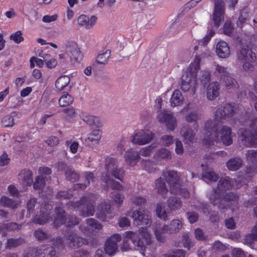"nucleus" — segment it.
<instances>
[{
	"label": "nucleus",
	"mask_w": 257,
	"mask_h": 257,
	"mask_svg": "<svg viewBox=\"0 0 257 257\" xmlns=\"http://www.w3.org/2000/svg\"><path fill=\"white\" fill-rule=\"evenodd\" d=\"M199 118L197 111H192L185 116V119L188 122H196Z\"/></svg>",
	"instance_id": "nucleus-46"
},
{
	"label": "nucleus",
	"mask_w": 257,
	"mask_h": 257,
	"mask_svg": "<svg viewBox=\"0 0 257 257\" xmlns=\"http://www.w3.org/2000/svg\"><path fill=\"white\" fill-rule=\"evenodd\" d=\"M153 148L152 146L143 148L140 151V154L143 156H148L150 155Z\"/></svg>",
	"instance_id": "nucleus-62"
},
{
	"label": "nucleus",
	"mask_w": 257,
	"mask_h": 257,
	"mask_svg": "<svg viewBox=\"0 0 257 257\" xmlns=\"http://www.w3.org/2000/svg\"><path fill=\"white\" fill-rule=\"evenodd\" d=\"M51 208V204H48L43 205L41 208L40 216L35 218V222L39 224H44L48 222L49 221L48 215L50 214L48 211L50 210Z\"/></svg>",
	"instance_id": "nucleus-20"
},
{
	"label": "nucleus",
	"mask_w": 257,
	"mask_h": 257,
	"mask_svg": "<svg viewBox=\"0 0 257 257\" xmlns=\"http://www.w3.org/2000/svg\"><path fill=\"white\" fill-rule=\"evenodd\" d=\"M216 52L218 57L221 58H227L230 52L227 43L223 41H220L217 43Z\"/></svg>",
	"instance_id": "nucleus-22"
},
{
	"label": "nucleus",
	"mask_w": 257,
	"mask_h": 257,
	"mask_svg": "<svg viewBox=\"0 0 257 257\" xmlns=\"http://www.w3.org/2000/svg\"><path fill=\"white\" fill-rule=\"evenodd\" d=\"M86 223L87 225V230H99L102 228L101 225L97 221L92 218L87 219L86 221Z\"/></svg>",
	"instance_id": "nucleus-39"
},
{
	"label": "nucleus",
	"mask_w": 257,
	"mask_h": 257,
	"mask_svg": "<svg viewBox=\"0 0 257 257\" xmlns=\"http://www.w3.org/2000/svg\"><path fill=\"white\" fill-rule=\"evenodd\" d=\"M153 138V134L149 130H140L133 136L132 141L139 145L149 143Z\"/></svg>",
	"instance_id": "nucleus-13"
},
{
	"label": "nucleus",
	"mask_w": 257,
	"mask_h": 257,
	"mask_svg": "<svg viewBox=\"0 0 257 257\" xmlns=\"http://www.w3.org/2000/svg\"><path fill=\"white\" fill-rule=\"evenodd\" d=\"M3 127H12L14 125V118L11 115H6L2 120Z\"/></svg>",
	"instance_id": "nucleus-47"
},
{
	"label": "nucleus",
	"mask_w": 257,
	"mask_h": 257,
	"mask_svg": "<svg viewBox=\"0 0 257 257\" xmlns=\"http://www.w3.org/2000/svg\"><path fill=\"white\" fill-rule=\"evenodd\" d=\"M18 203H15L6 196H3L0 200V205L3 206L10 207L11 208H17L18 206Z\"/></svg>",
	"instance_id": "nucleus-37"
},
{
	"label": "nucleus",
	"mask_w": 257,
	"mask_h": 257,
	"mask_svg": "<svg viewBox=\"0 0 257 257\" xmlns=\"http://www.w3.org/2000/svg\"><path fill=\"white\" fill-rule=\"evenodd\" d=\"M45 183V179L41 177L40 176H38L34 183L33 187L35 190L40 189L44 186Z\"/></svg>",
	"instance_id": "nucleus-49"
},
{
	"label": "nucleus",
	"mask_w": 257,
	"mask_h": 257,
	"mask_svg": "<svg viewBox=\"0 0 257 257\" xmlns=\"http://www.w3.org/2000/svg\"><path fill=\"white\" fill-rule=\"evenodd\" d=\"M206 56L207 54L205 53L201 54L200 56H196L194 61L190 64L185 74L196 79L197 73L200 69L199 64L201 59L205 57Z\"/></svg>",
	"instance_id": "nucleus-18"
},
{
	"label": "nucleus",
	"mask_w": 257,
	"mask_h": 257,
	"mask_svg": "<svg viewBox=\"0 0 257 257\" xmlns=\"http://www.w3.org/2000/svg\"><path fill=\"white\" fill-rule=\"evenodd\" d=\"M246 158L249 162L253 165H257V151L255 150L248 151L247 154Z\"/></svg>",
	"instance_id": "nucleus-44"
},
{
	"label": "nucleus",
	"mask_w": 257,
	"mask_h": 257,
	"mask_svg": "<svg viewBox=\"0 0 257 257\" xmlns=\"http://www.w3.org/2000/svg\"><path fill=\"white\" fill-rule=\"evenodd\" d=\"M106 169L107 174L105 177H103L102 180L106 183L107 187H111L112 189L121 190L122 187L117 182L114 181L110 178V175L115 178L122 181L124 172L120 169H118L116 160L113 158H109L107 161Z\"/></svg>",
	"instance_id": "nucleus-4"
},
{
	"label": "nucleus",
	"mask_w": 257,
	"mask_h": 257,
	"mask_svg": "<svg viewBox=\"0 0 257 257\" xmlns=\"http://www.w3.org/2000/svg\"><path fill=\"white\" fill-rule=\"evenodd\" d=\"M220 85L218 82L210 83L207 87V97L209 100H214L219 94Z\"/></svg>",
	"instance_id": "nucleus-21"
},
{
	"label": "nucleus",
	"mask_w": 257,
	"mask_h": 257,
	"mask_svg": "<svg viewBox=\"0 0 257 257\" xmlns=\"http://www.w3.org/2000/svg\"><path fill=\"white\" fill-rule=\"evenodd\" d=\"M160 142L162 145L168 146L173 143V138L170 136L165 135L161 138Z\"/></svg>",
	"instance_id": "nucleus-58"
},
{
	"label": "nucleus",
	"mask_w": 257,
	"mask_h": 257,
	"mask_svg": "<svg viewBox=\"0 0 257 257\" xmlns=\"http://www.w3.org/2000/svg\"><path fill=\"white\" fill-rule=\"evenodd\" d=\"M75 207L80 210V214L83 216L92 215L94 212L93 204L85 197L83 198L79 202L76 203Z\"/></svg>",
	"instance_id": "nucleus-15"
},
{
	"label": "nucleus",
	"mask_w": 257,
	"mask_h": 257,
	"mask_svg": "<svg viewBox=\"0 0 257 257\" xmlns=\"http://www.w3.org/2000/svg\"><path fill=\"white\" fill-rule=\"evenodd\" d=\"M233 27L231 25V22L227 21L223 27L224 33L228 36H230L233 32Z\"/></svg>",
	"instance_id": "nucleus-54"
},
{
	"label": "nucleus",
	"mask_w": 257,
	"mask_h": 257,
	"mask_svg": "<svg viewBox=\"0 0 257 257\" xmlns=\"http://www.w3.org/2000/svg\"><path fill=\"white\" fill-rule=\"evenodd\" d=\"M111 51L110 50H107L105 52L99 54L95 59V62L93 64V68H94L97 65L104 66L107 62L108 59L110 56Z\"/></svg>",
	"instance_id": "nucleus-27"
},
{
	"label": "nucleus",
	"mask_w": 257,
	"mask_h": 257,
	"mask_svg": "<svg viewBox=\"0 0 257 257\" xmlns=\"http://www.w3.org/2000/svg\"><path fill=\"white\" fill-rule=\"evenodd\" d=\"M168 211L166 210L165 205L163 203L157 204L156 214L160 218L166 220L168 219Z\"/></svg>",
	"instance_id": "nucleus-34"
},
{
	"label": "nucleus",
	"mask_w": 257,
	"mask_h": 257,
	"mask_svg": "<svg viewBox=\"0 0 257 257\" xmlns=\"http://www.w3.org/2000/svg\"><path fill=\"white\" fill-rule=\"evenodd\" d=\"M166 179V181L170 185V192L172 194L179 193L185 198L189 196V192L185 189L180 187L179 179L176 172L169 171L164 174Z\"/></svg>",
	"instance_id": "nucleus-7"
},
{
	"label": "nucleus",
	"mask_w": 257,
	"mask_h": 257,
	"mask_svg": "<svg viewBox=\"0 0 257 257\" xmlns=\"http://www.w3.org/2000/svg\"><path fill=\"white\" fill-rule=\"evenodd\" d=\"M169 229L166 225H156L154 226V233L157 239L162 241L165 236V235L168 232Z\"/></svg>",
	"instance_id": "nucleus-31"
},
{
	"label": "nucleus",
	"mask_w": 257,
	"mask_h": 257,
	"mask_svg": "<svg viewBox=\"0 0 257 257\" xmlns=\"http://www.w3.org/2000/svg\"><path fill=\"white\" fill-rule=\"evenodd\" d=\"M100 138L99 130H93L92 133L89 135L88 140L90 142L97 143Z\"/></svg>",
	"instance_id": "nucleus-48"
},
{
	"label": "nucleus",
	"mask_w": 257,
	"mask_h": 257,
	"mask_svg": "<svg viewBox=\"0 0 257 257\" xmlns=\"http://www.w3.org/2000/svg\"><path fill=\"white\" fill-rule=\"evenodd\" d=\"M168 206L170 210H175L179 208L182 205V203L179 198L171 197L168 201Z\"/></svg>",
	"instance_id": "nucleus-38"
},
{
	"label": "nucleus",
	"mask_w": 257,
	"mask_h": 257,
	"mask_svg": "<svg viewBox=\"0 0 257 257\" xmlns=\"http://www.w3.org/2000/svg\"><path fill=\"white\" fill-rule=\"evenodd\" d=\"M39 175L41 177L45 179L46 175H49L51 173L50 169L48 167H40L38 170Z\"/></svg>",
	"instance_id": "nucleus-57"
},
{
	"label": "nucleus",
	"mask_w": 257,
	"mask_h": 257,
	"mask_svg": "<svg viewBox=\"0 0 257 257\" xmlns=\"http://www.w3.org/2000/svg\"><path fill=\"white\" fill-rule=\"evenodd\" d=\"M66 243L69 247L75 248L83 244V239L76 234H70L67 237Z\"/></svg>",
	"instance_id": "nucleus-25"
},
{
	"label": "nucleus",
	"mask_w": 257,
	"mask_h": 257,
	"mask_svg": "<svg viewBox=\"0 0 257 257\" xmlns=\"http://www.w3.org/2000/svg\"><path fill=\"white\" fill-rule=\"evenodd\" d=\"M70 82V78L67 75L59 77L55 81V87L57 91H61L67 87Z\"/></svg>",
	"instance_id": "nucleus-26"
},
{
	"label": "nucleus",
	"mask_w": 257,
	"mask_h": 257,
	"mask_svg": "<svg viewBox=\"0 0 257 257\" xmlns=\"http://www.w3.org/2000/svg\"><path fill=\"white\" fill-rule=\"evenodd\" d=\"M121 239V236L119 234H115L110 236L104 244L105 253L109 255H114L118 249L117 242Z\"/></svg>",
	"instance_id": "nucleus-12"
},
{
	"label": "nucleus",
	"mask_w": 257,
	"mask_h": 257,
	"mask_svg": "<svg viewBox=\"0 0 257 257\" xmlns=\"http://www.w3.org/2000/svg\"><path fill=\"white\" fill-rule=\"evenodd\" d=\"M24 242V240L22 238L18 239H10L7 241V247L12 248L16 247Z\"/></svg>",
	"instance_id": "nucleus-50"
},
{
	"label": "nucleus",
	"mask_w": 257,
	"mask_h": 257,
	"mask_svg": "<svg viewBox=\"0 0 257 257\" xmlns=\"http://www.w3.org/2000/svg\"><path fill=\"white\" fill-rule=\"evenodd\" d=\"M182 227V223L179 220H173L170 224L169 229L170 233H173L178 231Z\"/></svg>",
	"instance_id": "nucleus-43"
},
{
	"label": "nucleus",
	"mask_w": 257,
	"mask_h": 257,
	"mask_svg": "<svg viewBox=\"0 0 257 257\" xmlns=\"http://www.w3.org/2000/svg\"><path fill=\"white\" fill-rule=\"evenodd\" d=\"M127 215L134 220V223L137 226H142L139 230V233L141 238H138L137 232L127 231L122 234V243L121 245V249L126 251L133 247H144L146 245H149L151 243L150 234L147 231V228L151 225L152 220L149 213L139 210L134 211H130Z\"/></svg>",
	"instance_id": "nucleus-1"
},
{
	"label": "nucleus",
	"mask_w": 257,
	"mask_h": 257,
	"mask_svg": "<svg viewBox=\"0 0 257 257\" xmlns=\"http://www.w3.org/2000/svg\"><path fill=\"white\" fill-rule=\"evenodd\" d=\"M158 155L160 158L168 159L170 158L171 153L166 149H163L159 151Z\"/></svg>",
	"instance_id": "nucleus-63"
},
{
	"label": "nucleus",
	"mask_w": 257,
	"mask_h": 257,
	"mask_svg": "<svg viewBox=\"0 0 257 257\" xmlns=\"http://www.w3.org/2000/svg\"><path fill=\"white\" fill-rule=\"evenodd\" d=\"M46 62L47 67L50 68H54L57 65V61L54 58H50L51 56L49 54H45L41 56Z\"/></svg>",
	"instance_id": "nucleus-42"
},
{
	"label": "nucleus",
	"mask_w": 257,
	"mask_h": 257,
	"mask_svg": "<svg viewBox=\"0 0 257 257\" xmlns=\"http://www.w3.org/2000/svg\"><path fill=\"white\" fill-rule=\"evenodd\" d=\"M245 240L247 243H250L253 241L257 240V224L253 227L250 234L245 237Z\"/></svg>",
	"instance_id": "nucleus-45"
},
{
	"label": "nucleus",
	"mask_w": 257,
	"mask_h": 257,
	"mask_svg": "<svg viewBox=\"0 0 257 257\" xmlns=\"http://www.w3.org/2000/svg\"><path fill=\"white\" fill-rule=\"evenodd\" d=\"M20 179L22 180V184L25 187L30 186L33 182V174L31 170L24 169L21 171L19 175Z\"/></svg>",
	"instance_id": "nucleus-23"
},
{
	"label": "nucleus",
	"mask_w": 257,
	"mask_h": 257,
	"mask_svg": "<svg viewBox=\"0 0 257 257\" xmlns=\"http://www.w3.org/2000/svg\"><path fill=\"white\" fill-rule=\"evenodd\" d=\"M97 217L102 221H107L112 218L114 216L113 210L110 207L109 202H102L96 211Z\"/></svg>",
	"instance_id": "nucleus-9"
},
{
	"label": "nucleus",
	"mask_w": 257,
	"mask_h": 257,
	"mask_svg": "<svg viewBox=\"0 0 257 257\" xmlns=\"http://www.w3.org/2000/svg\"><path fill=\"white\" fill-rule=\"evenodd\" d=\"M169 171H167L163 173V178L161 177L156 180L155 182V189L157 190L158 193L162 195H165L167 193L168 190L166 187L164 179L166 180V178L164 177V174Z\"/></svg>",
	"instance_id": "nucleus-30"
},
{
	"label": "nucleus",
	"mask_w": 257,
	"mask_h": 257,
	"mask_svg": "<svg viewBox=\"0 0 257 257\" xmlns=\"http://www.w3.org/2000/svg\"><path fill=\"white\" fill-rule=\"evenodd\" d=\"M215 68L213 74L219 77V80L229 74L228 68L218 64H215Z\"/></svg>",
	"instance_id": "nucleus-28"
},
{
	"label": "nucleus",
	"mask_w": 257,
	"mask_h": 257,
	"mask_svg": "<svg viewBox=\"0 0 257 257\" xmlns=\"http://www.w3.org/2000/svg\"><path fill=\"white\" fill-rule=\"evenodd\" d=\"M226 165L229 170L236 171L241 166V160L239 158L230 159L227 162Z\"/></svg>",
	"instance_id": "nucleus-36"
},
{
	"label": "nucleus",
	"mask_w": 257,
	"mask_h": 257,
	"mask_svg": "<svg viewBox=\"0 0 257 257\" xmlns=\"http://www.w3.org/2000/svg\"><path fill=\"white\" fill-rule=\"evenodd\" d=\"M200 79L201 82L203 84H206L210 80V72L208 71H204L203 72Z\"/></svg>",
	"instance_id": "nucleus-59"
},
{
	"label": "nucleus",
	"mask_w": 257,
	"mask_h": 257,
	"mask_svg": "<svg viewBox=\"0 0 257 257\" xmlns=\"http://www.w3.org/2000/svg\"><path fill=\"white\" fill-rule=\"evenodd\" d=\"M185 254L183 250L177 249L165 254L164 257H185Z\"/></svg>",
	"instance_id": "nucleus-52"
},
{
	"label": "nucleus",
	"mask_w": 257,
	"mask_h": 257,
	"mask_svg": "<svg viewBox=\"0 0 257 257\" xmlns=\"http://www.w3.org/2000/svg\"><path fill=\"white\" fill-rule=\"evenodd\" d=\"M110 197L114 204L118 206H120L122 203L124 199V197L122 194L115 191L110 193Z\"/></svg>",
	"instance_id": "nucleus-40"
},
{
	"label": "nucleus",
	"mask_w": 257,
	"mask_h": 257,
	"mask_svg": "<svg viewBox=\"0 0 257 257\" xmlns=\"http://www.w3.org/2000/svg\"><path fill=\"white\" fill-rule=\"evenodd\" d=\"M139 158L138 153L132 150H128L124 155L125 161L131 167H133L136 164Z\"/></svg>",
	"instance_id": "nucleus-24"
},
{
	"label": "nucleus",
	"mask_w": 257,
	"mask_h": 257,
	"mask_svg": "<svg viewBox=\"0 0 257 257\" xmlns=\"http://www.w3.org/2000/svg\"><path fill=\"white\" fill-rule=\"evenodd\" d=\"M221 84L227 89L237 88L238 84L236 80L231 77L229 74L227 75L220 80Z\"/></svg>",
	"instance_id": "nucleus-29"
},
{
	"label": "nucleus",
	"mask_w": 257,
	"mask_h": 257,
	"mask_svg": "<svg viewBox=\"0 0 257 257\" xmlns=\"http://www.w3.org/2000/svg\"><path fill=\"white\" fill-rule=\"evenodd\" d=\"M62 241L61 239H57L56 242L54 243V246L53 247H47V248H41L40 249L41 252H38V256L39 257H45L46 254H47V256L49 257H54L56 253L54 248L59 249V247L62 246Z\"/></svg>",
	"instance_id": "nucleus-19"
},
{
	"label": "nucleus",
	"mask_w": 257,
	"mask_h": 257,
	"mask_svg": "<svg viewBox=\"0 0 257 257\" xmlns=\"http://www.w3.org/2000/svg\"><path fill=\"white\" fill-rule=\"evenodd\" d=\"M236 107L233 104L226 103L223 106L218 108L214 114V122L213 125L214 128H231L229 124L234 126V124H242L244 126L250 125L251 121L246 120L242 122L240 120H236L234 117Z\"/></svg>",
	"instance_id": "nucleus-3"
},
{
	"label": "nucleus",
	"mask_w": 257,
	"mask_h": 257,
	"mask_svg": "<svg viewBox=\"0 0 257 257\" xmlns=\"http://www.w3.org/2000/svg\"><path fill=\"white\" fill-rule=\"evenodd\" d=\"M236 57L237 60L242 64L243 70L245 71L253 70L254 67L252 63L255 61V58L249 46L241 45L237 51Z\"/></svg>",
	"instance_id": "nucleus-5"
},
{
	"label": "nucleus",
	"mask_w": 257,
	"mask_h": 257,
	"mask_svg": "<svg viewBox=\"0 0 257 257\" xmlns=\"http://www.w3.org/2000/svg\"><path fill=\"white\" fill-rule=\"evenodd\" d=\"M132 203L137 206H143L146 202V199L142 196H134L132 199Z\"/></svg>",
	"instance_id": "nucleus-56"
},
{
	"label": "nucleus",
	"mask_w": 257,
	"mask_h": 257,
	"mask_svg": "<svg viewBox=\"0 0 257 257\" xmlns=\"http://www.w3.org/2000/svg\"><path fill=\"white\" fill-rule=\"evenodd\" d=\"M231 254L233 257H245L244 252L240 248H233Z\"/></svg>",
	"instance_id": "nucleus-64"
},
{
	"label": "nucleus",
	"mask_w": 257,
	"mask_h": 257,
	"mask_svg": "<svg viewBox=\"0 0 257 257\" xmlns=\"http://www.w3.org/2000/svg\"><path fill=\"white\" fill-rule=\"evenodd\" d=\"M183 100V96L180 90H175L173 93L170 99L171 105L173 107L179 106L182 103Z\"/></svg>",
	"instance_id": "nucleus-32"
},
{
	"label": "nucleus",
	"mask_w": 257,
	"mask_h": 257,
	"mask_svg": "<svg viewBox=\"0 0 257 257\" xmlns=\"http://www.w3.org/2000/svg\"><path fill=\"white\" fill-rule=\"evenodd\" d=\"M232 186V181H231L228 177L225 176L221 178L217 190H213L210 195L209 199L211 202L214 205H217L221 210L225 208L227 209L226 205H227L232 210H234L233 206H236L237 197L232 193L225 194V192L230 189Z\"/></svg>",
	"instance_id": "nucleus-2"
},
{
	"label": "nucleus",
	"mask_w": 257,
	"mask_h": 257,
	"mask_svg": "<svg viewBox=\"0 0 257 257\" xmlns=\"http://www.w3.org/2000/svg\"><path fill=\"white\" fill-rule=\"evenodd\" d=\"M67 51L69 53L72 63H79L83 58V54L75 43H71L67 46Z\"/></svg>",
	"instance_id": "nucleus-16"
},
{
	"label": "nucleus",
	"mask_w": 257,
	"mask_h": 257,
	"mask_svg": "<svg viewBox=\"0 0 257 257\" xmlns=\"http://www.w3.org/2000/svg\"><path fill=\"white\" fill-rule=\"evenodd\" d=\"M97 18L95 16H92L90 18L88 17L86 25L87 29H91L95 25Z\"/></svg>",
	"instance_id": "nucleus-61"
},
{
	"label": "nucleus",
	"mask_w": 257,
	"mask_h": 257,
	"mask_svg": "<svg viewBox=\"0 0 257 257\" xmlns=\"http://www.w3.org/2000/svg\"><path fill=\"white\" fill-rule=\"evenodd\" d=\"M224 9L223 3L221 0H215L212 20L214 25L218 28L224 19Z\"/></svg>",
	"instance_id": "nucleus-10"
},
{
	"label": "nucleus",
	"mask_w": 257,
	"mask_h": 257,
	"mask_svg": "<svg viewBox=\"0 0 257 257\" xmlns=\"http://www.w3.org/2000/svg\"><path fill=\"white\" fill-rule=\"evenodd\" d=\"M10 161V158L8 155L5 152L0 156V166H5L9 164Z\"/></svg>",
	"instance_id": "nucleus-55"
},
{
	"label": "nucleus",
	"mask_w": 257,
	"mask_h": 257,
	"mask_svg": "<svg viewBox=\"0 0 257 257\" xmlns=\"http://www.w3.org/2000/svg\"><path fill=\"white\" fill-rule=\"evenodd\" d=\"M64 211L62 209H57L56 211V216L55 217L53 223L56 227L65 222Z\"/></svg>",
	"instance_id": "nucleus-35"
},
{
	"label": "nucleus",
	"mask_w": 257,
	"mask_h": 257,
	"mask_svg": "<svg viewBox=\"0 0 257 257\" xmlns=\"http://www.w3.org/2000/svg\"><path fill=\"white\" fill-rule=\"evenodd\" d=\"M212 132H209V136L205 138L204 141L206 144L209 145H214V142L218 140V136H220V139L223 144L228 146L232 144V139L231 130H211ZM209 132H207V134Z\"/></svg>",
	"instance_id": "nucleus-6"
},
{
	"label": "nucleus",
	"mask_w": 257,
	"mask_h": 257,
	"mask_svg": "<svg viewBox=\"0 0 257 257\" xmlns=\"http://www.w3.org/2000/svg\"><path fill=\"white\" fill-rule=\"evenodd\" d=\"M196 79L186 74L182 75L180 85L184 92L190 90L191 95H194L196 91Z\"/></svg>",
	"instance_id": "nucleus-14"
},
{
	"label": "nucleus",
	"mask_w": 257,
	"mask_h": 257,
	"mask_svg": "<svg viewBox=\"0 0 257 257\" xmlns=\"http://www.w3.org/2000/svg\"><path fill=\"white\" fill-rule=\"evenodd\" d=\"M46 143L51 147L56 146L59 143V139L56 137L51 136L47 140Z\"/></svg>",
	"instance_id": "nucleus-60"
},
{
	"label": "nucleus",
	"mask_w": 257,
	"mask_h": 257,
	"mask_svg": "<svg viewBox=\"0 0 257 257\" xmlns=\"http://www.w3.org/2000/svg\"><path fill=\"white\" fill-rule=\"evenodd\" d=\"M240 139L244 145L257 146V130H242Z\"/></svg>",
	"instance_id": "nucleus-11"
},
{
	"label": "nucleus",
	"mask_w": 257,
	"mask_h": 257,
	"mask_svg": "<svg viewBox=\"0 0 257 257\" xmlns=\"http://www.w3.org/2000/svg\"><path fill=\"white\" fill-rule=\"evenodd\" d=\"M80 117L89 126L95 128L104 126L103 122L96 116L84 113L81 114Z\"/></svg>",
	"instance_id": "nucleus-17"
},
{
	"label": "nucleus",
	"mask_w": 257,
	"mask_h": 257,
	"mask_svg": "<svg viewBox=\"0 0 257 257\" xmlns=\"http://www.w3.org/2000/svg\"><path fill=\"white\" fill-rule=\"evenodd\" d=\"M10 39L17 44L24 41V38L22 37V33L21 31H18L16 33L12 34L10 36Z\"/></svg>",
	"instance_id": "nucleus-51"
},
{
	"label": "nucleus",
	"mask_w": 257,
	"mask_h": 257,
	"mask_svg": "<svg viewBox=\"0 0 257 257\" xmlns=\"http://www.w3.org/2000/svg\"><path fill=\"white\" fill-rule=\"evenodd\" d=\"M73 101V97L68 92H64L59 99V104L61 107H66L71 104Z\"/></svg>",
	"instance_id": "nucleus-33"
},
{
	"label": "nucleus",
	"mask_w": 257,
	"mask_h": 257,
	"mask_svg": "<svg viewBox=\"0 0 257 257\" xmlns=\"http://www.w3.org/2000/svg\"><path fill=\"white\" fill-rule=\"evenodd\" d=\"M157 118L160 122L165 123L168 128H174L176 126V119L173 113L169 110H158Z\"/></svg>",
	"instance_id": "nucleus-8"
},
{
	"label": "nucleus",
	"mask_w": 257,
	"mask_h": 257,
	"mask_svg": "<svg viewBox=\"0 0 257 257\" xmlns=\"http://www.w3.org/2000/svg\"><path fill=\"white\" fill-rule=\"evenodd\" d=\"M64 114V116L66 117H72L76 114V109L73 107H67L63 109L61 111Z\"/></svg>",
	"instance_id": "nucleus-53"
},
{
	"label": "nucleus",
	"mask_w": 257,
	"mask_h": 257,
	"mask_svg": "<svg viewBox=\"0 0 257 257\" xmlns=\"http://www.w3.org/2000/svg\"><path fill=\"white\" fill-rule=\"evenodd\" d=\"M218 177L217 174L214 172L209 171H204L202 173V179L205 181H216L218 179Z\"/></svg>",
	"instance_id": "nucleus-41"
}]
</instances>
